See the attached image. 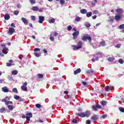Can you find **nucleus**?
<instances>
[{
  "label": "nucleus",
  "mask_w": 124,
  "mask_h": 124,
  "mask_svg": "<svg viewBox=\"0 0 124 124\" xmlns=\"http://www.w3.org/2000/svg\"><path fill=\"white\" fill-rule=\"evenodd\" d=\"M76 115V116L80 117V118H85V117L88 118L90 117V115H91V111L87 110L85 112H81V113H77Z\"/></svg>",
  "instance_id": "1"
},
{
  "label": "nucleus",
  "mask_w": 124,
  "mask_h": 124,
  "mask_svg": "<svg viewBox=\"0 0 124 124\" xmlns=\"http://www.w3.org/2000/svg\"><path fill=\"white\" fill-rule=\"evenodd\" d=\"M83 45V44L82 43V42L79 41L78 43V46H73V50H75V51H76V50H78V49H81V48H82V45Z\"/></svg>",
  "instance_id": "2"
},
{
  "label": "nucleus",
  "mask_w": 124,
  "mask_h": 124,
  "mask_svg": "<svg viewBox=\"0 0 124 124\" xmlns=\"http://www.w3.org/2000/svg\"><path fill=\"white\" fill-rule=\"evenodd\" d=\"M27 86H28V82H24L23 86L21 87V90L24 91V92H27V91H28V87H27Z\"/></svg>",
  "instance_id": "3"
},
{
  "label": "nucleus",
  "mask_w": 124,
  "mask_h": 124,
  "mask_svg": "<svg viewBox=\"0 0 124 124\" xmlns=\"http://www.w3.org/2000/svg\"><path fill=\"white\" fill-rule=\"evenodd\" d=\"M78 35H79V31H75L73 33V39H77V37H78Z\"/></svg>",
  "instance_id": "4"
},
{
  "label": "nucleus",
  "mask_w": 124,
  "mask_h": 124,
  "mask_svg": "<svg viewBox=\"0 0 124 124\" xmlns=\"http://www.w3.org/2000/svg\"><path fill=\"white\" fill-rule=\"evenodd\" d=\"M15 32V29L13 28H9L8 33L11 35Z\"/></svg>",
  "instance_id": "5"
},
{
  "label": "nucleus",
  "mask_w": 124,
  "mask_h": 124,
  "mask_svg": "<svg viewBox=\"0 0 124 124\" xmlns=\"http://www.w3.org/2000/svg\"><path fill=\"white\" fill-rule=\"evenodd\" d=\"M123 18V15L118 14L115 16L116 21H120Z\"/></svg>",
  "instance_id": "6"
},
{
  "label": "nucleus",
  "mask_w": 124,
  "mask_h": 124,
  "mask_svg": "<svg viewBox=\"0 0 124 124\" xmlns=\"http://www.w3.org/2000/svg\"><path fill=\"white\" fill-rule=\"evenodd\" d=\"M101 108V106H100V105H96V106H92V108L93 109V110H94V111H96L98 109H100Z\"/></svg>",
  "instance_id": "7"
},
{
  "label": "nucleus",
  "mask_w": 124,
  "mask_h": 124,
  "mask_svg": "<svg viewBox=\"0 0 124 124\" xmlns=\"http://www.w3.org/2000/svg\"><path fill=\"white\" fill-rule=\"evenodd\" d=\"M32 117V114L30 113L26 114V119L27 122H30L31 121V118Z\"/></svg>",
  "instance_id": "8"
},
{
  "label": "nucleus",
  "mask_w": 124,
  "mask_h": 124,
  "mask_svg": "<svg viewBox=\"0 0 124 124\" xmlns=\"http://www.w3.org/2000/svg\"><path fill=\"white\" fill-rule=\"evenodd\" d=\"M91 121H97L98 120V115H94L92 116L91 118Z\"/></svg>",
  "instance_id": "9"
},
{
  "label": "nucleus",
  "mask_w": 124,
  "mask_h": 124,
  "mask_svg": "<svg viewBox=\"0 0 124 124\" xmlns=\"http://www.w3.org/2000/svg\"><path fill=\"white\" fill-rule=\"evenodd\" d=\"M116 12H117L118 14L122 15V13H124V11H123V9L118 8L115 9Z\"/></svg>",
  "instance_id": "10"
},
{
  "label": "nucleus",
  "mask_w": 124,
  "mask_h": 124,
  "mask_svg": "<svg viewBox=\"0 0 124 124\" xmlns=\"http://www.w3.org/2000/svg\"><path fill=\"white\" fill-rule=\"evenodd\" d=\"M39 21L38 22L40 24H42L44 22V16H39Z\"/></svg>",
  "instance_id": "11"
},
{
  "label": "nucleus",
  "mask_w": 124,
  "mask_h": 124,
  "mask_svg": "<svg viewBox=\"0 0 124 124\" xmlns=\"http://www.w3.org/2000/svg\"><path fill=\"white\" fill-rule=\"evenodd\" d=\"M2 52L3 54H7L8 53V48L7 47H4Z\"/></svg>",
  "instance_id": "12"
},
{
  "label": "nucleus",
  "mask_w": 124,
  "mask_h": 124,
  "mask_svg": "<svg viewBox=\"0 0 124 124\" xmlns=\"http://www.w3.org/2000/svg\"><path fill=\"white\" fill-rule=\"evenodd\" d=\"M2 91L4 93H8V89L7 88V87L5 86L2 88Z\"/></svg>",
  "instance_id": "13"
},
{
  "label": "nucleus",
  "mask_w": 124,
  "mask_h": 124,
  "mask_svg": "<svg viewBox=\"0 0 124 124\" xmlns=\"http://www.w3.org/2000/svg\"><path fill=\"white\" fill-rule=\"evenodd\" d=\"M22 22H23L25 25H28L29 24V23L28 22V20H27V19H26L25 18L22 17Z\"/></svg>",
  "instance_id": "14"
},
{
  "label": "nucleus",
  "mask_w": 124,
  "mask_h": 124,
  "mask_svg": "<svg viewBox=\"0 0 124 124\" xmlns=\"http://www.w3.org/2000/svg\"><path fill=\"white\" fill-rule=\"evenodd\" d=\"M55 21V18H53L52 17L50 18L48 20V22L49 23H50V24H52V23L53 24Z\"/></svg>",
  "instance_id": "15"
},
{
  "label": "nucleus",
  "mask_w": 124,
  "mask_h": 124,
  "mask_svg": "<svg viewBox=\"0 0 124 124\" xmlns=\"http://www.w3.org/2000/svg\"><path fill=\"white\" fill-rule=\"evenodd\" d=\"M31 10H33V11H38L39 8L37 6H33L31 8Z\"/></svg>",
  "instance_id": "16"
},
{
  "label": "nucleus",
  "mask_w": 124,
  "mask_h": 124,
  "mask_svg": "<svg viewBox=\"0 0 124 124\" xmlns=\"http://www.w3.org/2000/svg\"><path fill=\"white\" fill-rule=\"evenodd\" d=\"M80 72H81V69L78 68L74 71V74L75 75H77V74H78V73H80Z\"/></svg>",
  "instance_id": "17"
},
{
  "label": "nucleus",
  "mask_w": 124,
  "mask_h": 124,
  "mask_svg": "<svg viewBox=\"0 0 124 124\" xmlns=\"http://www.w3.org/2000/svg\"><path fill=\"white\" fill-rule=\"evenodd\" d=\"M4 18L5 20H9L10 19V16L8 14H6L4 16Z\"/></svg>",
  "instance_id": "18"
},
{
  "label": "nucleus",
  "mask_w": 124,
  "mask_h": 124,
  "mask_svg": "<svg viewBox=\"0 0 124 124\" xmlns=\"http://www.w3.org/2000/svg\"><path fill=\"white\" fill-rule=\"evenodd\" d=\"M80 13H82V14H86L87 13V10L86 9H82L80 10Z\"/></svg>",
  "instance_id": "19"
},
{
  "label": "nucleus",
  "mask_w": 124,
  "mask_h": 124,
  "mask_svg": "<svg viewBox=\"0 0 124 124\" xmlns=\"http://www.w3.org/2000/svg\"><path fill=\"white\" fill-rule=\"evenodd\" d=\"M105 90L106 91V92H109L110 90H111V88L107 86L105 88Z\"/></svg>",
  "instance_id": "20"
},
{
  "label": "nucleus",
  "mask_w": 124,
  "mask_h": 124,
  "mask_svg": "<svg viewBox=\"0 0 124 124\" xmlns=\"http://www.w3.org/2000/svg\"><path fill=\"white\" fill-rule=\"evenodd\" d=\"M37 78H38V79H39L40 78H43V75L40 74H38L37 75Z\"/></svg>",
  "instance_id": "21"
},
{
  "label": "nucleus",
  "mask_w": 124,
  "mask_h": 124,
  "mask_svg": "<svg viewBox=\"0 0 124 124\" xmlns=\"http://www.w3.org/2000/svg\"><path fill=\"white\" fill-rule=\"evenodd\" d=\"M5 111H6V109L5 108H0V113H3V112H5Z\"/></svg>",
  "instance_id": "22"
},
{
  "label": "nucleus",
  "mask_w": 124,
  "mask_h": 124,
  "mask_svg": "<svg viewBox=\"0 0 124 124\" xmlns=\"http://www.w3.org/2000/svg\"><path fill=\"white\" fill-rule=\"evenodd\" d=\"M101 46H105L106 45V43H105V41H103L100 43Z\"/></svg>",
  "instance_id": "23"
},
{
  "label": "nucleus",
  "mask_w": 124,
  "mask_h": 124,
  "mask_svg": "<svg viewBox=\"0 0 124 124\" xmlns=\"http://www.w3.org/2000/svg\"><path fill=\"white\" fill-rule=\"evenodd\" d=\"M101 104L103 106H104L106 105V104H107V102H106V101H102L101 102Z\"/></svg>",
  "instance_id": "24"
},
{
  "label": "nucleus",
  "mask_w": 124,
  "mask_h": 124,
  "mask_svg": "<svg viewBox=\"0 0 124 124\" xmlns=\"http://www.w3.org/2000/svg\"><path fill=\"white\" fill-rule=\"evenodd\" d=\"M86 40H89L90 42L92 41V38L91 37V36H90V35L86 36Z\"/></svg>",
  "instance_id": "25"
},
{
  "label": "nucleus",
  "mask_w": 124,
  "mask_h": 124,
  "mask_svg": "<svg viewBox=\"0 0 124 124\" xmlns=\"http://www.w3.org/2000/svg\"><path fill=\"white\" fill-rule=\"evenodd\" d=\"M12 74H13V75H17V74H18V72L17 71V70L13 71L12 72Z\"/></svg>",
  "instance_id": "26"
},
{
  "label": "nucleus",
  "mask_w": 124,
  "mask_h": 124,
  "mask_svg": "<svg viewBox=\"0 0 124 124\" xmlns=\"http://www.w3.org/2000/svg\"><path fill=\"white\" fill-rule=\"evenodd\" d=\"M8 108L9 110H11V111H12V110H13V106L8 105Z\"/></svg>",
  "instance_id": "27"
},
{
  "label": "nucleus",
  "mask_w": 124,
  "mask_h": 124,
  "mask_svg": "<svg viewBox=\"0 0 124 124\" xmlns=\"http://www.w3.org/2000/svg\"><path fill=\"white\" fill-rule=\"evenodd\" d=\"M92 14H93V13L92 12H88L87 13L86 16H87V17H91V16H92Z\"/></svg>",
  "instance_id": "28"
},
{
  "label": "nucleus",
  "mask_w": 124,
  "mask_h": 124,
  "mask_svg": "<svg viewBox=\"0 0 124 124\" xmlns=\"http://www.w3.org/2000/svg\"><path fill=\"white\" fill-rule=\"evenodd\" d=\"M9 104H13V102H12V101H7L6 102V105H9Z\"/></svg>",
  "instance_id": "29"
},
{
  "label": "nucleus",
  "mask_w": 124,
  "mask_h": 124,
  "mask_svg": "<svg viewBox=\"0 0 124 124\" xmlns=\"http://www.w3.org/2000/svg\"><path fill=\"white\" fill-rule=\"evenodd\" d=\"M81 83L83 85L84 87H86V86L88 85V83H87V82L82 81Z\"/></svg>",
  "instance_id": "30"
},
{
  "label": "nucleus",
  "mask_w": 124,
  "mask_h": 124,
  "mask_svg": "<svg viewBox=\"0 0 124 124\" xmlns=\"http://www.w3.org/2000/svg\"><path fill=\"white\" fill-rule=\"evenodd\" d=\"M34 56H35V57H37V58H39V57H40V54L37 53L36 52H34Z\"/></svg>",
  "instance_id": "31"
},
{
  "label": "nucleus",
  "mask_w": 124,
  "mask_h": 124,
  "mask_svg": "<svg viewBox=\"0 0 124 124\" xmlns=\"http://www.w3.org/2000/svg\"><path fill=\"white\" fill-rule=\"evenodd\" d=\"M93 71L92 69L86 71V73L87 74H91V73H93Z\"/></svg>",
  "instance_id": "32"
},
{
  "label": "nucleus",
  "mask_w": 124,
  "mask_h": 124,
  "mask_svg": "<svg viewBox=\"0 0 124 124\" xmlns=\"http://www.w3.org/2000/svg\"><path fill=\"white\" fill-rule=\"evenodd\" d=\"M118 62H119L120 63H121V64H123V63H124V61L123 60V59H119V61H118Z\"/></svg>",
  "instance_id": "33"
},
{
  "label": "nucleus",
  "mask_w": 124,
  "mask_h": 124,
  "mask_svg": "<svg viewBox=\"0 0 124 124\" xmlns=\"http://www.w3.org/2000/svg\"><path fill=\"white\" fill-rule=\"evenodd\" d=\"M49 39H50L51 41H54L55 40V38L52 36V35H50Z\"/></svg>",
  "instance_id": "34"
},
{
  "label": "nucleus",
  "mask_w": 124,
  "mask_h": 124,
  "mask_svg": "<svg viewBox=\"0 0 124 124\" xmlns=\"http://www.w3.org/2000/svg\"><path fill=\"white\" fill-rule=\"evenodd\" d=\"M75 20H76V21H77V22H79V21L81 20V18H80V17L78 16V17H76Z\"/></svg>",
  "instance_id": "35"
},
{
  "label": "nucleus",
  "mask_w": 124,
  "mask_h": 124,
  "mask_svg": "<svg viewBox=\"0 0 124 124\" xmlns=\"http://www.w3.org/2000/svg\"><path fill=\"white\" fill-rule=\"evenodd\" d=\"M13 93H18V91L17 90V89L16 88H14L13 89Z\"/></svg>",
  "instance_id": "36"
},
{
  "label": "nucleus",
  "mask_w": 124,
  "mask_h": 124,
  "mask_svg": "<svg viewBox=\"0 0 124 124\" xmlns=\"http://www.w3.org/2000/svg\"><path fill=\"white\" fill-rule=\"evenodd\" d=\"M14 98L15 99H19V98H20V96H19L18 95H15V96H14Z\"/></svg>",
  "instance_id": "37"
},
{
  "label": "nucleus",
  "mask_w": 124,
  "mask_h": 124,
  "mask_svg": "<svg viewBox=\"0 0 124 124\" xmlns=\"http://www.w3.org/2000/svg\"><path fill=\"white\" fill-rule=\"evenodd\" d=\"M14 14H15V15H18V14H19V11H15Z\"/></svg>",
  "instance_id": "38"
},
{
  "label": "nucleus",
  "mask_w": 124,
  "mask_h": 124,
  "mask_svg": "<svg viewBox=\"0 0 124 124\" xmlns=\"http://www.w3.org/2000/svg\"><path fill=\"white\" fill-rule=\"evenodd\" d=\"M85 26L87 27V28H90V27H91V24L89 23H86L85 24Z\"/></svg>",
  "instance_id": "39"
},
{
  "label": "nucleus",
  "mask_w": 124,
  "mask_h": 124,
  "mask_svg": "<svg viewBox=\"0 0 124 124\" xmlns=\"http://www.w3.org/2000/svg\"><path fill=\"white\" fill-rule=\"evenodd\" d=\"M36 107H37V108H41V105H40L39 104H36Z\"/></svg>",
  "instance_id": "40"
},
{
  "label": "nucleus",
  "mask_w": 124,
  "mask_h": 124,
  "mask_svg": "<svg viewBox=\"0 0 124 124\" xmlns=\"http://www.w3.org/2000/svg\"><path fill=\"white\" fill-rule=\"evenodd\" d=\"M108 61L109 62H113V61H114V59H113L112 57H110L108 58Z\"/></svg>",
  "instance_id": "41"
},
{
  "label": "nucleus",
  "mask_w": 124,
  "mask_h": 124,
  "mask_svg": "<svg viewBox=\"0 0 124 124\" xmlns=\"http://www.w3.org/2000/svg\"><path fill=\"white\" fill-rule=\"evenodd\" d=\"M33 51L34 52H36V51H40V49L38 48H34Z\"/></svg>",
  "instance_id": "42"
},
{
  "label": "nucleus",
  "mask_w": 124,
  "mask_h": 124,
  "mask_svg": "<svg viewBox=\"0 0 124 124\" xmlns=\"http://www.w3.org/2000/svg\"><path fill=\"white\" fill-rule=\"evenodd\" d=\"M82 39L83 41H86V40H87V38L86 37V36H83L82 38Z\"/></svg>",
  "instance_id": "43"
},
{
  "label": "nucleus",
  "mask_w": 124,
  "mask_h": 124,
  "mask_svg": "<svg viewBox=\"0 0 124 124\" xmlns=\"http://www.w3.org/2000/svg\"><path fill=\"white\" fill-rule=\"evenodd\" d=\"M124 24H122L119 26V29H124Z\"/></svg>",
  "instance_id": "44"
},
{
  "label": "nucleus",
  "mask_w": 124,
  "mask_h": 124,
  "mask_svg": "<svg viewBox=\"0 0 124 124\" xmlns=\"http://www.w3.org/2000/svg\"><path fill=\"white\" fill-rule=\"evenodd\" d=\"M72 29V27H71V26H69L67 27L68 31H71Z\"/></svg>",
  "instance_id": "45"
},
{
  "label": "nucleus",
  "mask_w": 124,
  "mask_h": 124,
  "mask_svg": "<svg viewBox=\"0 0 124 124\" xmlns=\"http://www.w3.org/2000/svg\"><path fill=\"white\" fill-rule=\"evenodd\" d=\"M53 33L54 36H58V33L56 31L53 32Z\"/></svg>",
  "instance_id": "46"
},
{
  "label": "nucleus",
  "mask_w": 124,
  "mask_h": 124,
  "mask_svg": "<svg viewBox=\"0 0 124 124\" xmlns=\"http://www.w3.org/2000/svg\"><path fill=\"white\" fill-rule=\"evenodd\" d=\"M7 100H6V98H5L4 99H2V102H5V104H6V102H7Z\"/></svg>",
  "instance_id": "47"
},
{
  "label": "nucleus",
  "mask_w": 124,
  "mask_h": 124,
  "mask_svg": "<svg viewBox=\"0 0 124 124\" xmlns=\"http://www.w3.org/2000/svg\"><path fill=\"white\" fill-rule=\"evenodd\" d=\"M86 124H91V120H88L86 122Z\"/></svg>",
  "instance_id": "48"
},
{
  "label": "nucleus",
  "mask_w": 124,
  "mask_h": 124,
  "mask_svg": "<svg viewBox=\"0 0 124 124\" xmlns=\"http://www.w3.org/2000/svg\"><path fill=\"white\" fill-rule=\"evenodd\" d=\"M30 2L34 4V3H35V0H30Z\"/></svg>",
  "instance_id": "49"
},
{
  "label": "nucleus",
  "mask_w": 124,
  "mask_h": 124,
  "mask_svg": "<svg viewBox=\"0 0 124 124\" xmlns=\"http://www.w3.org/2000/svg\"><path fill=\"white\" fill-rule=\"evenodd\" d=\"M32 21H35V16H31Z\"/></svg>",
  "instance_id": "50"
},
{
  "label": "nucleus",
  "mask_w": 124,
  "mask_h": 124,
  "mask_svg": "<svg viewBox=\"0 0 124 124\" xmlns=\"http://www.w3.org/2000/svg\"><path fill=\"white\" fill-rule=\"evenodd\" d=\"M5 98L7 101V100H10V98H11V96H10V97L7 96L5 97Z\"/></svg>",
  "instance_id": "51"
},
{
  "label": "nucleus",
  "mask_w": 124,
  "mask_h": 124,
  "mask_svg": "<svg viewBox=\"0 0 124 124\" xmlns=\"http://www.w3.org/2000/svg\"><path fill=\"white\" fill-rule=\"evenodd\" d=\"M98 13H99L98 11L95 10V11H94L93 12V14H98Z\"/></svg>",
  "instance_id": "52"
},
{
  "label": "nucleus",
  "mask_w": 124,
  "mask_h": 124,
  "mask_svg": "<svg viewBox=\"0 0 124 124\" xmlns=\"http://www.w3.org/2000/svg\"><path fill=\"white\" fill-rule=\"evenodd\" d=\"M64 0H60V2L61 3V4H64Z\"/></svg>",
  "instance_id": "53"
},
{
  "label": "nucleus",
  "mask_w": 124,
  "mask_h": 124,
  "mask_svg": "<svg viewBox=\"0 0 124 124\" xmlns=\"http://www.w3.org/2000/svg\"><path fill=\"white\" fill-rule=\"evenodd\" d=\"M72 123H73L74 124H77V120H76V119H73L72 120Z\"/></svg>",
  "instance_id": "54"
},
{
  "label": "nucleus",
  "mask_w": 124,
  "mask_h": 124,
  "mask_svg": "<svg viewBox=\"0 0 124 124\" xmlns=\"http://www.w3.org/2000/svg\"><path fill=\"white\" fill-rule=\"evenodd\" d=\"M119 109H120V111L121 112H124V108H120Z\"/></svg>",
  "instance_id": "55"
},
{
  "label": "nucleus",
  "mask_w": 124,
  "mask_h": 124,
  "mask_svg": "<svg viewBox=\"0 0 124 124\" xmlns=\"http://www.w3.org/2000/svg\"><path fill=\"white\" fill-rule=\"evenodd\" d=\"M116 47L117 48H120L121 47V45L120 44H118L116 46Z\"/></svg>",
  "instance_id": "56"
},
{
  "label": "nucleus",
  "mask_w": 124,
  "mask_h": 124,
  "mask_svg": "<svg viewBox=\"0 0 124 124\" xmlns=\"http://www.w3.org/2000/svg\"><path fill=\"white\" fill-rule=\"evenodd\" d=\"M107 115H106V114H104L102 116L103 119H105V118H107Z\"/></svg>",
  "instance_id": "57"
},
{
  "label": "nucleus",
  "mask_w": 124,
  "mask_h": 124,
  "mask_svg": "<svg viewBox=\"0 0 124 124\" xmlns=\"http://www.w3.org/2000/svg\"><path fill=\"white\" fill-rule=\"evenodd\" d=\"M7 64V66H11V65H12V64H11L10 63H6Z\"/></svg>",
  "instance_id": "58"
},
{
  "label": "nucleus",
  "mask_w": 124,
  "mask_h": 124,
  "mask_svg": "<svg viewBox=\"0 0 124 124\" xmlns=\"http://www.w3.org/2000/svg\"><path fill=\"white\" fill-rule=\"evenodd\" d=\"M24 57V56L22 55H20L18 56L19 59H20V60H22V58H23Z\"/></svg>",
  "instance_id": "59"
},
{
  "label": "nucleus",
  "mask_w": 124,
  "mask_h": 124,
  "mask_svg": "<svg viewBox=\"0 0 124 124\" xmlns=\"http://www.w3.org/2000/svg\"><path fill=\"white\" fill-rule=\"evenodd\" d=\"M96 17H97V16L96 15H95L94 16H93L92 17L93 19H96Z\"/></svg>",
  "instance_id": "60"
},
{
  "label": "nucleus",
  "mask_w": 124,
  "mask_h": 124,
  "mask_svg": "<svg viewBox=\"0 0 124 124\" xmlns=\"http://www.w3.org/2000/svg\"><path fill=\"white\" fill-rule=\"evenodd\" d=\"M17 7L18 8H21V4H18L17 5Z\"/></svg>",
  "instance_id": "61"
},
{
  "label": "nucleus",
  "mask_w": 124,
  "mask_h": 124,
  "mask_svg": "<svg viewBox=\"0 0 124 124\" xmlns=\"http://www.w3.org/2000/svg\"><path fill=\"white\" fill-rule=\"evenodd\" d=\"M38 123H43V121L39 119V120H38Z\"/></svg>",
  "instance_id": "62"
},
{
  "label": "nucleus",
  "mask_w": 124,
  "mask_h": 124,
  "mask_svg": "<svg viewBox=\"0 0 124 124\" xmlns=\"http://www.w3.org/2000/svg\"><path fill=\"white\" fill-rule=\"evenodd\" d=\"M11 26L13 27L14 28H15V25L14 24V23H12L11 24Z\"/></svg>",
  "instance_id": "63"
},
{
  "label": "nucleus",
  "mask_w": 124,
  "mask_h": 124,
  "mask_svg": "<svg viewBox=\"0 0 124 124\" xmlns=\"http://www.w3.org/2000/svg\"><path fill=\"white\" fill-rule=\"evenodd\" d=\"M43 52H44V53H45L46 54L47 53V50H46L45 49L43 50Z\"/></svg>",
  "instance_id": "64"
}]
</instances>
